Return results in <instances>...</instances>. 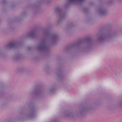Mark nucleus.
I'll return each instance as SVG.
<instances>
[{"mask_svg":"<svg viewBox=\"0 0 122 122\" xmlns=\"http://www.w3.org/2000/svg\"><path fill=\"white\" fill-rule=\"evenodd\" d=\"M92 42L89 39H85L84 40L78 41L74 42L73 46H77V45L87 44L88 45H92Z\"/></svg>","mask_w":122,"mask_h":122,"instance_id":"2","label":"nucleus"},{"mask_svg":"<svg viewBox=\"0 0 122 122\" xmlns=\"http://www.w3.org/2000/svg\"><path fill=\"white\" fill-rule=\"evenodd\" d=\"M55 11L56 12L59 14V20L60 21L65 17L66 16V14L64 13L61 9L58 7L56 8Z\"/></svg>","mask_w":122,"mask_h":122,"instance_id":"3","label":"nucleus"},{"mask_svg":"<svg viewBox=\"0 0 122 122\" xmlns=\"http://www.w3.org/2000/svg\"><path fill=\"white\" fill-rule=\"evenodd\" d=\"M99 14L101 15H104L106 13V11L103 8L99 9L98 11Z\"/></svg>","mask_w":122,"mask_h":122,"instance_id":"6","label":"nucleus"},{"mask_svg":"<svg viewBox=\"0 0 122 122\" xmlns=\"http://www.w3.org/2000/svg\"><path fill=\"white\" fill-rule=\"evenodd\" d=\"M84 0H68V1L70 3H74L76 2H82Z\"/></svg>","mask_w":122,"mask_h":122,"instance_id":"7","label":"nucleus"},{"mask_svg":"<svg viewBox=\"0 0 122 122\" xmlns=\"http://www.w3.org/2000/svg\"><path fill=\"white\" fill-rule=\"evenodd\" d=\"M21 44V42L20 41H13L8 43L7 46H17L20 45Z\"/></svg>","mask_w":122,"mask_h":122,"instance_id":"4","label":"nucleus"},{"mask_svg":"<svg viewBox=\"0 0 122 122\" xmlns=\"http://www.w3.org/2000/svg\"><path fill=\"white\" fill-rule=\"evenodd\" d=\"M58 39V36L56 35H53L51 36L50 37V39L48 41L45 40L43 39L39 43V46H46L48 44H54L56 43V41Z\"/></svg>","mask_w":122,"mask_h":122,"instance_id":"1","label":"nucleus"},{"mask_svg":"<svg viewBox=\"0 0 122 122\" xmlns=\"http://www.w3.org/2000/svg\"><path fill=\"white\" fill-rule=\"evenodd\" d=\"M45 35H47L48 36V33H45Z\"/></svg>","mask_w":122,"mask_h":122,"instance_id":"10","label":"nucleus"},{"mask_svg":"<svg viewBox=\"0 0 122 122\" xmlns=\"http://www.w3.org/2000/svg\"><path fill=\"white\" fill-rule=\"evenodd\" d=\"M111 36H110V35L102 36L101 37V40H104L106 39L107 38H109L111 37Z\"/></svg>","mask_w":122,"mask_h":122,"instance_id":"8","label":"nucleus"},{"mask_svg":"<svg viewBox=\"0 0 122 122\" xmlns=\"http://www.w3.org/2000/svg\"><path fill=\"white\" fill-rule=\"evenodd\" d=\"M10 46V47H12V46Z\"/></svg>","mask_w":122,"mask_h":122,"instance_id":"12","label":"nucleus"},{"mask_svg":"<svg viewBox=\"0 0 122 122\" xmlns=\"http://www.w3.org/2000/svg\"><path fill=\"white\" fill-rule=\"evenodd\" d=\"M39 47H38L39 48H44L46 47L47 46H39Z\"/></svg>","mask_w":122,"mask_h":122,"instance_id":"9","label":"nucleus"},{"mask_svg":"<svg viewBox=\"0 0 122 122\" xmlns=\"http://www.w3.org/2000/svg\"><path fill=\"white\" fill-rule=\"evenodd\" d=\"M108 34H113V33H108Z\"/></svg>","mask_w":122,"mask_h":122,"instance_id":"11","label":"nucleus"},{"mask_svg":"<svg viewBox=\"0 0 122 122\" xmlns=\"http://www.w3.org/2000/svg\"><path fill=\"white\" fill-rule=\"evenodd\" d=\"M37 35L36 32L35 31H33L30 32L28 34L27 36L29 37H35Z\"/></svg>","mask_w":122,"mask_h":122,"instance_id":"5","label":"nucleus"}]
</instances>
